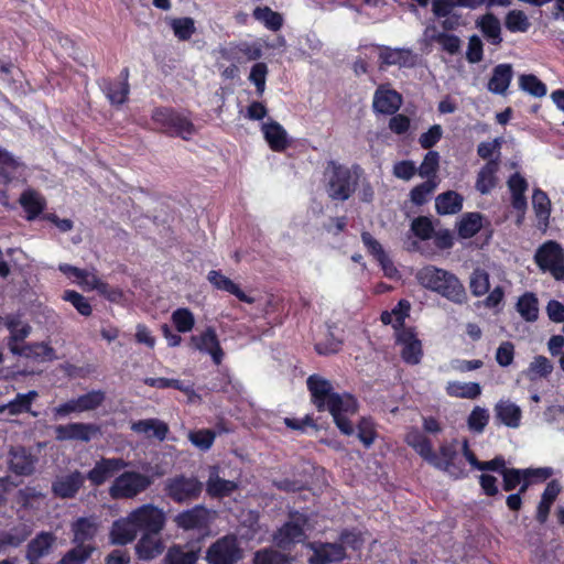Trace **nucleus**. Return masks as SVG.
<instances>
[{"label":"nucleus","instance_id":"obj_1","mask_svg":"<svg viewBox=\"0 0 564 564\" xmlns=\"http://www.w3.org/2000/svg\"><path fill=\"white\" fill-rule=\"evenodd\" d=\"M415 278L423 288L441 294L453 303L467 302V293L462 282L444 269L426 265L416 272Z\"/></svg>","mask_w":564,"mask_h":564},{"label":"nucleus","instance_id":"obj_2","mask_svg":"<svg viewBox=\"0 0 564 564\" xmlns=\"http://www.w3.org/2000/svg\"><path fill=\"white\" fill-rule=\"evenodd\" d=\"M359 167L354 171L339 165L334 161L328 162L324 172L325 191L333 200H347L356 191L359 180Z\"/></svg>","mask_w":564,"mask_h":564},{"label":"nucleus","instance_id":"obj_3","mask_svg":"<svg viewBox=\"0 0 564 564\" xmlns=\"http://www.w3.org/2000/svg\"><path fill=\"white\" fill-rule=\"evenodd\" d=\"M153 482L152 477L138 471H124L109 487L112 499H131L145 491Z\"/></svg>","mask_w":564,"mask_h":564},{"label":"nucleus","instance_id":"obj_4","mask_svg":"<svg viewBox=\"0 0 564 564\" xmlns=\"http://www.w3.org/2000/svg\"><path fill=\"white\" fill-rule=\"evenodd\" d=\"M152 120L160 130L189 140L196 133L192 121L169 108H158L152 112Z\"/></svg>","mask_w":564,"mask_h":564},{"label":"nucleus","instance_id":"obj_5","mask_svg":"<svg viewBox=\"0 0 564 564\" xmlns=\"http://www.w3.org/2000/svg\"><path fill=\"white\" fill-rule=\"evenodd\" d=\"M534 262L556 281L564 280V250L558 242L547 240L542 243L535 251Z\"/></svg>","mask_w":564,"mask_h":564},{"label":"nucleus","instance_id":"obj_6","mask_svg":"<svg viewBox=\"0 0 564 564\" xmlns=\"http://www.w3.org/2000/svg\"><path fill=\"white\" fill-rule=\"evenodd\" d=\"M326 410L333 415L334 422L345 435H352L355 430L349 416L357 412V401L348 393H335L326 404Z\"/></svg>","mask_w":564,"mask_h":564},{"label":"nucleus","instance_id":"obj_7","mask_svg":"<svg viewBox=\"0 0 564 564\" xmlns=\"http://www.w3.org/2000/svg\"><path fill=\"white\" fill-rule=\"evenodd\" d=\"M132 519L137 522L138 529L148 534H158L165 524V513L153 505H143L132 511Z\"/></svg>","mask_w":564,"mask_h":564},{"label":"nucleus","instance_id":"obj_8","mask_svg":"<svg viewBox=\"0 0 564 564\" xmlns=\"http://www.w3.org/2000/svg\"><path fill=\"white\" fill-rule=\"evenodd\" d=\"M165 490L173 500L183 502L196 498L202 484L194 477L175 476L166 479Z\"/></svg>","mask_w":564,"mask_h":564},{"label":"nucleus","instance_id":"obj_9","mask_svg":"<svg viewBox=\"0 0 564 564\" xmlns=\"http://www.w3.org/2000/svg\"><path fill=\"white\" fill-rule=\"evenodd\" d=\"M307 519L299 512L290 516L286 522L274 535V540L280 547L288 549L291 544L300 543L305 539L304 525Z\"/></svg>","mask_w":564,"mask_h":564},{"label":"nucleus","instance_id":"obj_10","mask_svg":"<svg viewBox=\"0 0 564 564\" xmlns=\"http://www.w3.org/2000/svg\"><path fill=\"white\" fill-rule=\"evenodd\" d=\"M240 556L236 539L225 536L208 549L206 558L210 564H234Z\"/></svg>","mask_w":564,"mask_h":564},{"label":"nucleus","instance_id":"obj_11","mask_svg":"<svg viewBox=\"0 0 564 564\" xmlns=\"http://www.w3.org/2000/svg\"><path fill=\"white\" fill-rule=\"evenodd\" d=\"M100 433V429L91 423H68L55 427V437L57 441H80L89 442L95 435Z\"/></svg>","mask_w":564,"mask_h":564},{"label":"nucleus","instance_id":"obj_12","mask_svg":"<svg viewBox=\"0 0 564 564\" xmlns=\"http://www.w3.org/2000/svg\"><path fill=\"white\" fill-rule=\"evenodd\" d=\"M189 346L196 350L210 355L216 365L221 362L223 350L213 328H207L202 334L192 336L189 338Z\"/></svg>","mask_w":564,"mask_h":564},{"label":"nucleus","instance_id":"obj_13","mask_svg":"<svg viewBox=\"0 0 564 564\" xmlns=\"http://www.w3.org/2000/svg\"><path fill=\"white\" fill-rule=\"evenodd\" d=\"M311 549L314 553L308 558L310 564H328L346 557V551L341 543H312Z\"/></svg>","mask_w":564,"mask_h":564},{"label":"nucleus","instance_id":"obj_14","mask_svg":"<svg viewBox=\"0 0 564 564\" xmlns=\"http://www.w3.org/2000/svg\"><path fill=\"white\" fill-rule=\"evenodd\" d=\"M127 466L128 463L121 458H102L95 464L87 478L93 485L99 486Z\"/></svg>","mask_w":564,"mask_h":564},{"label":"nucleus","instance_id":"obj_15","mask_svg":"<svg viewBox=\"0 0 564 564\" xmlns=\"http://www.w3.org/2000/svg\"><path fill=\"white\" fill-rule=\"evenodd\" d=\"M404 441L430 465H438L436 453L433 452L430 438L419 429H410L405 434Z\"/></svg>","mask_w":564,"mask_h":564},{"label":"nucleus","instance_id":"obj_16","mask_svg":"<svg viewBox=\"0 0 564 564\" xmlns=\"http://www.w3.org/2000/svg\"><path fill=\"white\" fill-rule=\"evenodd\" d=\"M261 132L270 149L274 152H283L290 145L286 130L276 121L269 119L261 123Z\"/></svg>","mask_w":564,"mask_h":564},{"label":"nucleus","instance_id":"obj_17","mask_svg":"<svg viewBox=\"0 0 564 564\" xmlns=\"http://www.w3.org/2000/svg\"><path fill=\"white\" fill-rule=\"evenodd\" d=\"M307 388L318 411H325L330 397L336 393L333 391L330 381L318 375H312L307 378Z\"/></svg>","mask_w":564,"mask_h":564},{"label":"nucleus","instance_id":"obj_18","mask_svg":"<svg viewBox=\"0 0 564 564\" xmlns=\"http://www.w3.org/2000/svg\"><path fill=\"white\" fill-rule=\"evenodd\" d=\"M401 105L402 97L398 91L384 86L377 88L373 96L375 111L383 115H393L400 109Z\"/></svg>","mask_w":564,"mask_h":564},{"label":"nucleus","instance_id":"obj_19","mask_svg":"<svg viewBox=\"0 0 564 564\" xmlns=\"http://www.w3.org/2000/svg\"><path fill=\"white\" fill-rule=\"evenodd\" d=\"M85 476L79 471L57 477L52 485V490L59 498H73L84 485Z\"/></svg>","mask_w":564,"mask_h":564},{"label":"nucleus","instance_id":"obj_20","mask_svg":"<svg viewBox=\"0 0 564 564\" xmlns=\"http://www.w3.org/2000/svg\"><path fill=\"white\" fill-rule=\"evenodd\" d=\"M398 340L403 345L401 355L405 362L417 365L422 358V345L412 330L403 329L398 333Z\"/></svg>","mask_w":564,"mask_h":564},{"label":"nucleus","instance_id":"obj_21","mask_svg":"<svg viewBox=\"0 0 564 564\" xmlns=\"http://www.w3.org/2000/svg\"><path fill=\"white\" fill-rule=\"evenodd\" d=\"M499 159L489 160L478 172L475 188L481 194H489L498 184Z\"/></svg>","mask_w":564,"mask_h":564},{"label":"nucleus","instance_id":"obj_22","mask_svg":"<svg viewBox=\"0 0 564 564\" xmlns=\"http://www.w3.org/2000/svg\"><path fill=\"white\" fill-rule=\"evenodd\" d=\"M139 529L137 522L132 519V512L127 517L117 520L112 524L110 538L113 544H127L134 540Z\"/></svg>","mask_w":564,"mask_h":564},{"label":"nucleus","instance_id":"obj_23","mask_svg":"<svg viewBox=\"0 0 564 564\" xmlns=\"http://www.w3.org/2000/svg\"><path fill=\"white\" fill-rule=\"evenodd\" d=\"M513 77V69L510 64H499L492 69V75L487 88L496 95H505Z\"/></svg>","mask_w":564,"mask_h":564},{"label":"nucleus","instance_id":"obj_24","mask_svg":"<svg viewBox=\"0 0 564 564\" xmlns=\"http://www.w3.org/2000/svg\"><path fill=\"white\" fill-rule=\"evenodd\" d=\"M39 393L31 390L28 393H19L17 397L7 404L0 405V414L8 412L9 415H19L22 413H31L36 416V412L31 411L32 403L37 399Z\"/></svg>","mask_w":564,"mask_h":564},{"label":"nucleus","instance_id":"obj_25","mask_svg":"<svg viewBox=\"0 0 564 564\" xmlns=\"http://www.w3.org/2000/svg\"><path fill=\"white\" fill-rule=\"evenodd\" d=\"M496 417L506 426L517 429L520 425L522 411L510 400H500L495 405Z\"/></svg>","mask_w":564,"mask_h":564},{"label":"nucleus","instance_id":"obj_26","mask_svg":"<svg viewBox=\"0 0 564 564\" xmlns=\"http://www.w3.org/2000/svg\"><path fill=\"white\" fill-rule=\"evenodd\" d=\"M55 542V536L47 532L36 535L28 545L26 558L30 564H35L41 557L50 553Z\"/></svg>","mask_w":564,"mask_h":564},{"label":"nucleus","instance_id":"obj_27","mask_svg":"<svg viewBox=\"0 0 564 564\" xmlns=\"http://www.w3.org/2000/svg\"><path fill=\"white\" fill-rule=\"evenodd\" d=\"M131 429L138 434L144 435L149 438L153 437L159 441H163L169 432L167 424L158 419L140 420L132 423Z\"/></svg>","mask_w":564,"mask_h":564},{"label":"nucleus","instance_id":"obj_28","mask_svg":"<svg viewBox=\"0 0 564 564\" xmlns=\"http://www.w3.org/2000/svg\"><path fill=\"white\" fill-rule=\"evenodd\" d=\"M34 457L24 447H13L10 451V468L19 475H30L34 470Z\"/></svg>","mask_w":564,"mask_h":564},{"label":"nucleus","instance_id":"obj_29","mask_svg":"<svg viewBox=\"0 0 564 564\" xmlns=\"http://www.w3.org/2000/svg\"><path fill=\"white\" fill-rule=\"evenodd\" d=\"M11 352L26 358H33L40 361L52 360L55 354L52 347L44 343L33 345H11Z\"/></svg>","mask_w":564,"mask_h":564},{"label":"nucleus","instance_id":"obj_30","mask_svg":"<svg viewBox=\"0 0 564 564\" xmlns=\"http://www.w3.org/2000/svg\"><path fill=\"white\" fill-rule=\"evenodd\" d=\"M208 518L209 513L206 509L196 507L176 516L175 522L178 527L185 530H191L205 525Z\"/></svg>","mask_w":564,"mask_h":564},{"label":"nucleus","instance_id":"obj_31","mask_svg":"<svg viewBox=\"0 0 564 564\" xmlns=\"http://www.w3.org/2000/svg\"><path fill=\"white\" fill-rule=\"evenodd\" d=\"M21 206L28 214L26 218L29 220L37 217L45 208L46 202L45 198L33 189H26L22 193L19 199Z\"/></svg>","mask_w":564,"mask_h":564},{"label":"nucleus","instance_id":"obj_32","mask_svg":"<svg viewBox=\"0 0 564 564\" xmlns=\"http://www.w3.org/2000/svg\"><path fill=\"white\" fill-rule=\"evenodd\" d=\"M516 310L528 323H534L539 318V300L532 292H525L518 299Z\"/></svg>","mask_w":564,"mask_h":564},{"label":"nucleus","instance_id":"obj_33","mask_svg":"<svg viewBox=\"0 0 564 564\" xmlns=\"http://www.w3.org/2000/svg\"><path fill=\"white\" fill-rule=\"evenodd\" d=\"M560 491L561 487L556 480H552L546 485L536 510V520L540 523H544L547 520L551 507Z\"/></svg>","mask_w":564,"mask_h":564},{"label":"nucleus","instance_id":"obj_34","mask_svg":"<svg viewBox=\"0 0 564 564\" xmlns=\"http://www.w3.org/2000/svg\"><path fill=\"white\" fill-rule=\"evenodd\" d=\"M477 26L491 44L499 45L502 42L500 21L494 14L482 15L477 21Z\"/></svg>","mask_w":564,"mask_h":564},{"label":"nucleus","instance_id":"obj_35","mask_svg":"<svg viewBox=\"0 0 564 564\" xmlns=\"http://www.w3.org/2000/svg\"><path fill=\"white\" fill-rule=\"evenodd\" d=\"M380 59L386 65L410 67L414 65V56L410 50L386 47L380 53Z\"/></svg>","mask_w":564,"mask_h":564},{"label":"nucleus","instance_id":"obj_36","mask_svg":"<svg viewBox=\"0 0 564 564\" xmlns=\"http://www.w3.org/2000/svg\"><path fill=\"white\" fill-rule=\"evenodd\" d=\"M163 544L160 539L145 533L137 543V554L141 560H152L163 552Z\"/></svg>","mask_w":564,"mask_h":564},{"label":"nucleus","instance_id":"obj_37","mask_svg":"<svg viewBox=\"0 0 564 564\" xmlns=\"http://www.w3.org/2000/svg\"><path fill=\"white\" fill-rule=\"evenodd\" d=\"M463 207V197L453 191L440 194L435 199V208L441 215L458 213Z\"/></svg>","mask_w":564,"mask_h":564},{"label":"nucleus","instance_id":"obj_38","mask_svg":"<svg viewBox=\"0 0 564 564\" xmlns=\"http://www.w3.org/2000/svg\"><path fill=\"white\" fill-rule=\"evenodd\" d=\"M532 206L540 227H547L551 214V202L546 193L535 188L532 195Z\"/></svg>","mask_w":564,"mask_h":564},{"label":"nucleus","instance_id":"obj_39","mask_svg":"<svg viewBox=\"0 0 564 564\" xmlns=\"http://www.w3.org/2000/svg\"><path fill=\"white\" fill-rule=\"evenodd\" d=\"M446 392L451 397L474 400L481 394V387L477 382L449 381Z\"/></svg>","mask_w":564,"mask_h":564},{"label":"nucleus","instance_id":"obj_40","mask_svg":"<svg viewBox=\"0 0 564 564\" xmlns=\"http://www.w3.org/2000/svg\"><path fill=\"white\" fill-rule=\"evenodd\" d=\"M457 456L455 448L451 445H442L440 447V455L436 454L438 465H433L435 468L447 471L449 475L459 477L463 470L456 468L454 459Z\"/></svg>","mask_w":564,"mask_h":564},{"label":"nucleus","instance_id":"obj_41","mask_svg":"<svg viewBox=\"0 0 564 564\" xmlns=\"http://www.w3.org/2000/svg\"><path fill=\"white\" fill-rule=\"evenodd\" d=\"M253 18L263 24L268 30L276 32L283 25V17L281 13L273 11L269 7H257L252 12Z\"/></svg>","mask_w":564,"mask_h":564},{"label":"nucleus","instance_id":"obj_42","mask_svg":"<svg viewBox=\"0 0 564 564\" xmlns=\"http://www.w3.org/2000/svg\"><path fill=\"white\" fill-rule=\"evenodd\" d=\"M207 280L218 290L226 291L236 295L239 300L246 301V294L229 278L221 272L212 270L207 274Z\"/></svg>","mask_w":564,"mask_h":564},{"label":"nucleus","instance_id":"obj_43","mask_svg":"<svg viewBox=\"0 0 564 564\" xmlns=\"http://www.w3.org/2000/svg\"><path fill=\"white\" fill-rule=\"evenodd\" d=\"M197 560V551L185 550L178 545L170 547L164 556L165 564H195Z\"/></svg>","mask_w":564,"mask_h":564},{"label":"nucleus","instance_id":"obj_44","mask_svg":"<svg viewBox=\"0 0 564 564\" xmlns=\"http://www.w3.org/2000/svg\"><path fill=\"white\" fill-rule=\"evenodd\" d=\"M74 542L85 544L97 533V523L91 519H79L73 525Z\"/></svg>","mask_w":564,"mask_h":564},{"label":"nucleus","instance_id":"obj_45","mask_svg":"<svg viewBox=\"0 0 564 564\" xmlns=\"http://www.w3.org/2000/svg\"><path fill=\"white\" fill-rule=\"evenodd\" d=\"M481 226V215L478 213H469L459 221L458 235L465 239L471 238L480 230Z\"/></svg>","mask_w":564,"mask_h":564},{"label":"nucleus","instance_id":"obj_46","mask_svg":"<svg viewBox=\"0 0 564 564\" xmlns=\"http://www.w3.org/2000/svg\"><path fill=\"white\" fill-rule=\"evenodd\" d=\"M6 326L10 332V340L8 343L9 349L11 350V345H20L19 341H22L31 330V327L21 322L20 319H17L14 317H9L6 319Z\"/></svg>","mask_w":564,"mask_h":564},{"label":"nucleus","instance_id":"obj_47","mask_svg":"<svg viewBox=\"0 0 564 564\" xmlns=\"http://www.w3.org/2000/svg\"><path fill=\"white\" fill-rule=\"evenodd\" d=\"M440 165V154L436 151H429L423 162L419 167H416V172L421 177H426L427 180L433 178L436 181V172Z\"/></svg>","mask_w":564,"mask_h":564},{"label":"nucleus","instance_id":"obj_48","mask_svg":"<svg viewBox=\"0 0 564 564\" xmlns=\"http://www.w3.org/2000/svg\"><path fill=\"white\" fill-rule=\"evenodd\" d=\"M171 319L180 333H188L195 326V317L188 308H177L172 315Z\"/></svg>","mask_w":564,"mask_h":564},{"label":"nucleus","instance_id":"obj_49","mask_svg":"<svg viewBox=\"0 0 564 564\" xmlns=\"http://www.w3.org/2000/svg\"><path fill=\"white\" fill-rule=\"evenodd\" d=\"M469 288L475 296H481L489 291V274L482 269L473 271L469 280Z\"/></svg>","mask_w":564,"mask_h":564},{"label":"nucleus","instance_id":"obj_50","mask_svg":"<svg viewBox=\"0 0 564 564\" xmlns=\"http://www.w3.org/2000/svg\"><path fill=\"white\" fill-rule=\"evenodd\" d=\"M437 187V182L433 178L426 180L425 182L416 185L410 193L411 202L417 206H421L427 202V197Z\"/></svg>","mask_w":564,"mask_h":564},{"label":"nucleus","instance_id":"obj_51","mask_svg":"<svg viewBox=\"0 0 564 564\" xmlns=\"http://www.w3.org/2000/svg\"><path fill=\"white\" fill-rule=\"evenodd\" d=\"M519 86L534 97L540 98L546 94V86L535 75H521Z\"/></svg>","mask_w":564,"mask_h":564},{"label":"nucleus","instance_id":"obj_52","mask_svg":"<svg viewBox=\"0 0 564 564\" xmlns=\"http://www.w3.org/2000/svg\"><path fill=\"white\" fill-rule=\"evenodd\" d=\"M75 399L79 413H82L86 411H93L101 405L105 400V393L100 390H94Z\"/></svg>","mask_w":564,"mask_h":564},{"label":"nucleus","instance_id":"obj_53","mask_svg":"<svg viewBox=\"0 0 564 564\" xmlns=\"http://www.w3.org/2000/svg\"><path fill=\"white\" fill-rule=\"evenodd\" d=\"M249 317L253 319L260 318L268 314L271 307V296L269 294H258L257 296L249 295Z\"/></svg>","mask_w":564,"mask_h":564},{"label":"nucleus","instance_id":"obj_54","mask_svg":"<svg viewBox=\"0 0 564 564\" xmlns=\"http://www.w3.org/2000/svg\"><path fill=\"white\" fill-rule=\"evenodd\" d=\"M94 547L89 544H77L76 547L68 551L58 564H83L91 554Z\"/></svg>","mask_w":564,"mask_h":564},{"label":"nucleus","instance_id":"obj_55","mask_svg":"<svg viewBox=\"0 0 564 564\" xmlns=\"http://www.w3.org/2000/svg\"><path fill=\"white\" fill-rule=\"evenodd\" d=\"M531 23L527 14L520 10H512L506 17V28L511 32H527Z\"/></svg>","mask_w":564,"mask_h":564},{"label":"nucleus","instance_id":"obj_56","mask_svg":"<svg viewBox=\"0 0 564 564\" xmlns=\"http://www.w3.org/2000/svg\"><path fill=\"white\" fill-rule=\"evenodd\" d=\"M268 67L264 63H256L249 72V82L256 86V93L261 97L265 90Z\"/></svg>","mask_w":564,"mask_h":564},{"label":"nucleus","instance_id":"obj_57","mask_svg":"<svg viewBox=\"0 0 564 564\" xmlns=\"http://www.w3.org/2000/svg\"><path fill=\"white\" fill-rule=\"evenodd\" d=\"M254 564H288L289 558L285 554L273 550V549H263L258 551L253 557Z\"/></svg>","mask_w":564,"mask_h":564},{"label":"nucleus","instance_id":"obj_58","mask_svg":"<svg viewBox=\"0 0 564 564\" xmlns=\"http://www.w3.org/2000/svg\"><path fill=\"white\" fill-rule=\"evenodd\" d=\"M236 488V484L230 480L221 479L218 475L212 474L207 482V490L214 496H225Z\"/></svg>","mask_w":564,"mask_h":564},{"label":"nucleus","instance_id":"obj_59","mask_svg":"<svg viewBox=\"0 0 564 564\" xmlns=\"http://www.w3.org/2000/svg\"><path fill=\"white\" fill-rule=\"evenodd\" d=\"M215 433L210 430H197L188 432L189 442L200 451H208L215 441Z\"/></svg>","mask_w":564,"mask_h":564},{"label":"nucleus","instance_id":"obj_60","mask_svg":"<svg viewBox=\"0 0 564 564\" xmlns=\"http://www.w3.org/2000/svg\"><path fill=\"white\" fill-rule=\"evenodd\" d=\"M129 85L126 80L109 84L106 88V95L112 105H121L127 100Z\"/></svg>","mask_w":564,"mask_h":564},{"label":"nucleus","instance_id":"obj_61","mask_svg":"<svg viewBox=\"0 0 564 564\" xmlns=\"http://www.w3.org/2000/svg\"><path fill=\"white\" fill-rule=\"evenodd\" d=\"M19 167V161L8 152L0 150V177L3 182H9L15 175Z\"/></svg>","mask_w":564,"mask_h":564},{"label":"nucleus","instance_id":"obj_62","mask_svg":"<svg viewBox=\"0 0 564 564\" xmlns=\"http://www.w3.org/2000/svg\"><path fill=\"white\" fill-rule=\"evenodd\" d=\"M553 371L552 362L544 356H536L530 362L528 368V376L533 379V376L546 378Z\"/></svg>","mask_w":564,"mask_h":564},{"label":"nucleus","instance_id":"obj_63","mask_svg":"<svg viewBox=\"0 0 564 564\" xmlns=\"http://www.w3.org/2000/svg\"><path fill=\"white\" fill-rule=\"evenodd\" d=\"M63 300L69 302L77 310V312L84 316H89L93 312L89 302L76 291H65L63 294Z\"/></svg>","mask_w":564,"mask_h":564},{"label":"nucleus","instance_id":"obj_64","mask_svg":"<svg viewBox=\"0 0 564 564\" xmlns=\"http://www.w3.org/2000/svg\"><path fill=\"white\" fill-rule=\"evenodd\" d=\"M531 471L520 470L514 468H503L501 470V475L503 478V489L506 491L513 490L517 486L521 484L522 478H525Z\"/></svg>","mask_w":564,"mask_h":564}]
</instances>
